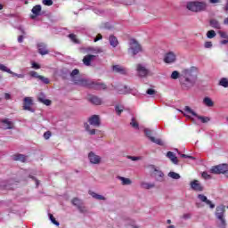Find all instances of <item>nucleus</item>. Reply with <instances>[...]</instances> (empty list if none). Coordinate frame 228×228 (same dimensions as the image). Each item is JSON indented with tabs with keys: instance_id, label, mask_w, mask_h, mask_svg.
I'll use <instances>...</instances> for the list:
<instances>
[{
	"instance_id": "1",
	"label": "nucleus",
	"mask_w": 228,
	"mask_h": 228,
	"mask_svg": "<svg viewBox=\"0 0 228 228\" xmlns=\"http://www.w3.org/2000/svg\"><path fill=\"white\" fill-rule=\"evenodd\" d=\"M78 75L79 69H74L70 74L75 85H78L79 86H88V88H94V90H106V85L85 78H77Z\"/></svg>"
},
{
	"instance_id": "2",
	"label": "nucleus",
	"mask_w": 228,
	"mask_h": 228,
	"mask_svg": "<svg viewBox=\"0 0 228 228\" xmlns=\"http://www.w3.org/2000/svg\"><path fill=\"white\" fill-rule=\"evenodd\" d=\"M183 77L180 78V83L182 86V88L184 90H188V88H191L193 85H195V80L197 79V77L195 76V71L192 69H184L183 71Z\"/></svg>"
},
{
	"instance_id": "3",
	"label": "nucleus",
	"mask_w": 228,
	"mask_h": 228,
	"mask_svg": "<svg viewBox=\"0 0 228 228\" xmlns=\"http://www.w3.org/2000/svg\"><path fill=\"white\" fill-rule=\"evenodd\" d=\"M216 217L220 221L219 227H227V222L225 221V206L219 205L216 208Z\"/></svg>"
},
{
	"instance_id": "4",
	"label": "nucleus",
	"mask_w": 228,
	"mask_h": 228,
	"mask_svg": "<svg viewBox=\"0 0 228 228\" xmlns=\"http://www.w3.org/2000/svg\"><path fill=\"white\" fill-rule=\"evenodd\" d=\"M208 5L204 2H189L187 4V10L191 12H204Z\"/></svg>"
},
{
	"instance_id": "5",
	"label": "nucleus",
	"mask_w": 228,
	"mask_h": 228,
	"mask_svg": "<svg viewBox=\"0 0 228 228\" xmlns=\"http://www.w3.org/2000/svg\"><path fill=\"white\" fill-rule=\"evenodd\" d=\"M129 53H131L132 55L136 56L138 53H142V45L136 41V39H130L129 41Z\"/></svg>"
},
{
	"instance_id": "6",
	"label": "nucleus",
	"mask_w": 228,
	"mask_h": 228,
	"mask_svg": "<svg viewBox=\"0 0 228 228\" xmlns=\"http://www.w3.org/2000/svg\"><path fill=\"white\" fill-rule=\"evenodd\" d=\"M211 174H224L225 177H228V167L227 164H222L215 166L210 169Z\"/></svg>"
},
{
	"instance_id": "7",
	"label": "nucleus",
	"mask_w": 228,
	"mask_h": 228,
	"mask_svg": "<svg viewBox=\"0 0 228 228\" xmlns=\"http://www.w3.org/2000/svg\"><path fill=\"white\" fill-rule=\"evenodd\" d=\"M136 72L139 77H147L149 76V70L143 64L139 63L136 65Z\"/></svg>"
},
{
	"instance_id": "8",
	"label": "nucleus",
	"mask_w": 228,
	"mask_h": 228,
	"mask_svg": "<svg viewBox=\"0 0 228 228\" xmlns=\"http://www.w3.org/2000/svg\"><path fill=\"white\" fill-rule=\"evenodd\" d=\"M144 134H146V136L153 143H156L157 145H161V146L165 145V142L161 139H156V138L152 137V131H151L150 129L145 128L144 129Z\"/></svg>"
},
{
	"instance_id": "9",
	"label": "nucleus",
	"mask_w": 228,
	"mask_h": 228,
	"mask_svg": "<svg viewBox=\"0 0 228 228\" xmlns=\"http://www.w3.org/2000/svg\"><path fill=\"white\" fill-rule=\"evenodd\" d=\"M31 106H33V98L25 97L23 100V110H25L27 111H31L33 113V111H35V110H33V108H31Z\"/></svg>"
},
{
	"instance_id": "10",
	"label": "nucleus",
	"mask_w": 228,
	"mask_h": 228,
	"mask_svg": "<svg viewBox=\"0 0 228 228\" xmlns=\"http://www.w3.org/2000/svg\"><path fill=\"white\" fill-rule=\"evenodd\" d=\"M151 170H153L154 172V176L157 179V181H159V183H163L164 181V177H165V174H163L161 172V170H159L158 167H154V166H150Z\"/></svg>"
},
{
	"instance_id": "11",
	"label": "nucleus",
	"mask_w": 228,
	"mask_h": 228,
	"mask_svg": "<svg viewBox=\"0 0 228 228\" xmlns=\"http://www.w3.org/2000/svg\"><path fill=\"white\" fill-rule=\"evenodd\" d=\"M71 202L73 206H77L80 213H86V208L83 206V200L74 198Z\"/></svg>"
},
{
	"instance_id": "12",
	"label": "nucleus",
	"mask_w": 228,
	"mask_h": 228,
	"mask_svg": "<svg viewBox=\"0 0 228 228\" xmlns=\"http://www.w3.org/2000/svg\"><path fill=\"white\" fill-rule=\"evenodd\" d=\"M88 159L90 163H92L93 165H99V163H101L102 159L99 155H96L95 153H94V151H91L88 154Z\"/></svg>"
},
{
	"instance_id": "13",
	"label": "nucleus",
	"mask_w": 228,
	"mask_h": 228,
	"mask_svg": "<svg viewBox=\"0 0 228 228\" xmlns=\"http://www.w3.org/2000/svg\"><path fill=\"white\" fill-rule=\"evenodd\" d=\"M191 187L194 191H204V186L199 182L198 180H194L191 182Z\"/></svg>"
},
{
	"instance_id": "14",
	"label": "nucleus",
	"mask_w": 228,
	"mask_h": 228,
	"mask_svg": "<svg viewBox=\"0 0 228 228\" xmlns=\"http://www.w3.org/2000/svg\"><path fill=\"white\" fill-rule=\"evenodd\" d=\"M198 199L200 200V202H204L207 204V206H209L211 209H215V204H213L211 200H208V197H206L204 194H199Z\"/></svg>"
},
{
	"instance_id": "15",
	"label": "nucleus",
	"mask_w": 228,
	"mask_h": 228,
	"mask_svg": "<svg viewBox=\"0 0 228 228\" xmlns=\"http://www.w3.org/2000/svg\"><path fill=\"white\" fill-rule=\"evenodd\" d=\"M2 129H13V122L12 120L5 118L1 120Z\"/></svg>"
},
{
	"instance_id": "16",
	"label": "nucleus",
	"mask_w": 228,
	"mask_h": 228,
	"mask_svg": "<svg viewBox=\"0 0 228 228\" xmlns=\"http://www.w3.org/2000/svg\"><path fill=\"white\" fill-rule=\"evenodd\" d=\"M165 63H174L175 61V53L169 52L164 56Z\"/></svg>"
},
{
	"instance_id": "17",
	"label": "nucleus",
	"mask_w": 228,
	"mask_h": 228,
	"mask_svg": "<svg viewBox=\"0 0 228 228\" xmlns=\"http://www.w3.org/2000/svg\"><path fill=\"white\" fill-rule=\"evenodd\" d=\"M89 124L91 126H94L95 127H99V126H101V119L99 118V116L94 115L89 118Z\"/></svg>"
},
{
	"instance_id": "18",
	"label": "nucleus",
	"mask_w": 228,
	"mask_h": 228,
	"mask_svg": "<svg viewBox=\"0 0 228 228\" xmlns=\"http://www.w3.org/2000/svg\"><path fill=\"white\" fill-rule=\"evenodd\" d=\"M94 60H95V55L88 54L84 57L83 63L86 67H90V65H92V61H94Z\"/></svg>"
},
{
	"instance_id": "19",
	"label": "nucleus",
	"mask_w": 228,
	"mask_h": 228,
	"mask_svg": "<svg viewBox=\"0 0 228 228\" xmlns=\"http://www.w3.org/2000/svg\"><path fill=\"white\" fill-rule=\"evenodd\" d=\"M38 53L43 56L45 54H49V51H47V46L44 43H39L37 45Z\"/></svg>"
},
{
	"instance_id": "20",
	"label": "nucleus",
	"mask_w": 228,
	"mask_h": 228,
	"mask_svg": "<svg viewBox=\"0 0 228 228\" xmlns=\"http://www.w3.org/2000/svg\"><path fill=\"white\" fill-rule=\"evenodd\" d=\"M113 72H117L118 74H127V69L120 65L112 66Z\"/></svg>"
},
{
	"instance_id": "21",
	"label": "nucleus",
	"mask_w": 228,
	"mask_h": 228,
	"mask_svg": "<svg viewBox=\"0 0 228 228\" xmlns=\"http://www.w3.org/2000/svg\"><path fill=\"white\" fill-rule=\"evenodd\" d=\"M88 101H90V102H92V104H95L96 106L102 104V100H101V98H99L95 95L89 96Z\"/></svg>"
},
{
	"instance_id": "22",
	"label": "nucleus",
	"mask_w": 228,
	"mask_h": 228,
	"mask_svg": "<svg viewBox=\"0 0 228 228\" xmlns=\"http://www.w3.org/2000/svg\"><path fill=\"white\" fill-rule=\"evenodd\" d=\"M117 179H118V181H121V184L123 186H129L133 184V182L129 178H126L124 176H117Z\"/></svg>"
},
{
	"instance_id": "23",
	"label": "nucleus",
	"mask_w": 228,
	"mask_h": 228,
	"mask_svg": "<svg viewBox=\"0 0 228 228\" xmlns=\"http://www.w3.org/2000/svg\"><path fill=\"white\" fill-rule=\"evenodd\" d=\"M167 157L170 159L172 163H174L175 165H177V163H179V160L177 159V157H175V154H174V152L168 151L167 153Z\"/></svg>"
},
{
	"instance_id": "24",
	"label": "nucleus",
	"mask_w": 228,
	"mask_h": 228,
	"mask_svg": "<svg viewBox=\"0 0 228 228\" xmlns=\"http://www.w3.org/2000/svg\"><path fill=\"white\" fill-rule=\"evenodd\" d=\"M89 195H91V197H93V199H96V200H105L106 198L101 194H97L92 191H89Z\"/></svg>"
},
{
	"instance_id": "25",
	"label": "nucleus",
	"mask_w": 228,
	"mask_h": 228,
	"mask_svg": "<svg viewBox=\"0 0 228 228\" xmlns=\"http://www.w3.org/2000/svg\"><path fill=\"white\" fill-rule=\"evenodd\" d=\"M109 42L112 47H117L118 45V39L115 36H110Z\"/></svg>"
},
{
	"instance_id": "26",
	"label": "nucleus",
	"mask_w": 228,
	"mask_h": 228,
	"mask_svg": "<svg viewBox=\"0 0 228 228\" xmlns=\"http://www.w3.org/2000/svg\"><path fill=\"white\" fill-rule=\"evenodd\" d=\"M156 185L154 183L142 182L141 183V187L143 188V190H151V188H154Z\"/></svg>"
},
{
	"instance_id": "27",
	"label": "nucleus",
	"mask_w": 228,
	"mask_h": 228,
	"mask_svg": "<svg viewBox=\"0 0 228 228\" xmlns=\"http://www.w3.org/2000/svg\"><path fill=\"white\" fill-rule=\"evenodd\" d=\"M12 159L14 161H21L22 163H24V161H26V156L22 154H16L12 156Z\"/></svg>"
},
{
	"instance_id": "28",
	"label": "nucleus",
	"mask_w": 228,
	"mask_h": 228,
	"mask_svg": "<svg viewBox=\"0 0 228 228\" xmlns=\"http://www.w3.org/2000/svg\"><path fill=\"white\" fill-rule=\"evenodd\" d=\"M203 104H205V106H208V108L215 106V102H213V100H211V98L209 97L204 98Z\"/></svg>"
},
{
	"instance_id": "29",
	"label": "nucleus",
	"mask_w": 228,
	"mask_h": 228,
	"mask_svg": "<svg viewBox=\"0 0 228 228\" xmlns=\"http://www.w3.org/2000/svg\"><path fill=\"white\" fill-rule=\"evenodd\" d=\"M40 12H42L41 5H36L32 8V13H34L36 17H38V15H40Z\"/></svg>"
},
{
	"instance_id": "30",
	"label": "nucleus",
	"mask_w": 228,
	"mask_h": 228,
	"mask_svg": "<svg viewBox=\"0 0 228 228\" xmlns=\"http://www.w3.org/2000/svg\"><path fill=\"white\" fill-rule=\"evenodd\" d=\"M210 26L212 28H215L216 29H220V22H218V20L213 19L210 20Z\"/></svg>"
},
{
	"instance_id": "31",
	"label": "nucleus",
	"mask_w": 228,
	"mask_h": 228,
	"mask_svg": "<svg viewBox=\"0 0 228 228\" xmlns=\"http://www.w3.org/2000/svg\"><path fill=\"white\" fill-rule=\"evenodd\" d=\"M219 86H224V88H228V78L223 77L219 81Z\"/></svg>"
},
{
	"instance_id": "32",
	"label": "nucleus",
	"mask_w": 228,
	"mask_h": 228,
	"mask_svg": "<svg viewBox=\"0 0 228 228\" xmlns=\"http://www.w3.org/2000/svg\"><path fill=\"white\" fill-rule=\"evenodd\" d=\"M88 53H93V54H99V53H102V50L100 48L88 47Z\"/></svg>"
},
{
	"instance_id": "33",
	"label": "nucleus",
	"mask_w": 228,
	"mask_h": 228,
	"mask_svg": "<svg viewBox=\"0 0 228 228\" xmlns=\"http://www.w3.org/2000/svg\"><path fill=\"white\" fill-rule=\"evenodd\" d=\"M168 177H171V179H181V175L175 172H169Z\"/></svg>"
},
{
	"instance_id": "34",
	"label": "nucleus",
	"mask_w": 228,
	"mask_h": 228,
	"mask_svg": "<svg viewBox=\"0 0 228 228\" xmlns=\"http://www.w3.org/2000/svg\"><path fill=\"white\" fill-rule=\"evenodd\" d=\"M0 70L3 72H7L8 74H13V71L10 70L8 67L4 66V64H0Z\"/></svg>"
},
{
	"instance_id": "35",
	"label": "nucleus",
	"mask_w": 228,
	"mask_h": 228,
	"mask_svg": "<svg viewBox=\"0 0 228 228\" xmlns=\"http://www.w3.org/2000/svg\"><path fill=\"white\" fill-rule=\"evenodd\" d=\"M199 120H200L203 124H208L209 122L210 118L208 117H202V116H196Z\"/></svg>"
},
{
	"instance_id": "36",
	"label": "nucleus",
	"mask_w": 228,
	"mask_h": 228,
	"mask_svg": "<svg viewBox=\"0 0 228 228\" xmlns=\"http://www.w3.org/2000/svg\"><path fill=\"white\" fill-rule=\"evenodd\" d=\"M49 218L52 224H53L54 225H57V227L60 226V223L56 221V218H54V216H53V214H49Z\"/></svg>"
},
{
	"instance_id": "37",
	"label": "nucleus",
	"mask_w": 228,
	"mask_h": 228,
	"mask_svg": "<svg viewBox=\"0 0 228 228\" xmlns=\"http://www.w3.org/2000/svg\"><path fill=\"white\" fill-rule=\"evenodd\" d=\"M130 126H132V127H134V129H138V121H136V118H132Z\"/></svg>"
},
{
	"instance_id": "38",
	"label": "nucleus",
	"mask_w": 228,
	"mask_h": 228,
	"mask_svg": "<svg viewBox=\"0 0 228 228\" xmlns=\"http://www.w3.org/2000/svg\"><path fill=\"white\" fill-rule=\"evenodd\" d=\"M208 38H215L216 37V32L215 30H209L207 32Z\"/></svg>"
},
{
	"instance_id": "39",
	"label": "nucleus",
	"mask_w": 228,
	"mask_h": 228,
	"mask_svg": "<svg viewBox=\"0 0 228 228\" xmlns=\"http://www.w3.org/2000/svg\"><path fill=\"white\" fill-rule=\"evenodd\" d=\"M85 128H86V130H87L88 131V133L90 134H95V129H90V125H88V123H86L85 124Z\"/></svg>"
},
{
	"instance_id": "40",
	"label": "nucleus",
	"mask_w": 228,
	"mask_h": 228,
	"mask_svg": "<svg viewBox=\"0 0 228 228\" xmlns=\"http://www.w3.org/2000/svg\"><path fill=\"white\" fill-rule=\"evenodd\" d=\"M40 102H43V104H45V106H51V100L39 98Z\"/></svg>"
},
{
	"instance_id": "41",
	"label": "nucleus",
	"mask_w": 228,
	"mask_h": 228,
	"mask_svg": "<svg viewBox=\"0 0 228 228\" xmlns=\"http://www.w3.org/2000/svg\"><path fill=\"white\" fill-rule=\"evenodd\" d=\"M184 111H187V113H191V115H193V117H197V113L193 111L190 107L186 106L184 108Z\"/></svg>"
},
{
	"instance_id": "42",
	"label": "nucleus",
	"mask_w": 228,
	"mask_h": 228,
	"mask_svg": "<svg viewBox=\"0 0 228 228\" xmlns=\"http://www.w3.org/2000/svg\"><path fill=\"white\" fill-rule=\"evenodd\" d=\"M69 38H70V40H72V42H74L75 44H78L79 42L77 41V37L76 35L74 34H69Z\"/></svg>"
},
{
	"instance_id": "43",
	"label": "nucleus",
	"mask_w": 228,
	"mask_h": 228,
	"mask_svg": "<svg viewBox=\"0 0 228 228\" xmlns=\"http://www.w3.org/2000/svg\"><path fill=\"white\" fill-rule=\"evenodd\" d=\"M29 76H31V77H36L37 79H40L41 77L37 71H30Z\"/></svg>"
},
{
	"instance_id": "44",
	"label": "nucleus",
	"mask_w": 228,
	"mask_h": 228,
	"mask_svg": "<svg viewBox=\"0 0 228 228\" xmlns=\"http://www.w3.org/2000/svg\"><path fill=\"white\" fill-rule=\"evenodd\" d=\"M179 72L178 71H173L171 74V79H179Z\"/></svg>"
},
{
	"instance_id": "45",
	"label": "nucleus",
	"mask_w": 228,
	"mask_h": 228,
	"mask_svg": "<svg viewBox=\"0 0 228 228\" xmlns=\"http://www.w3.org/2000/svg\"><path fill=\"white\" fill-rule=\"evenodd\" d=\"M124 111V107L122 106H116V113H118V115H121V113Z\"/></svg>"
},
{
	"instance_id": "46",
	"label": "nucleus",
	"mask_w": 228,
	"mask_h": 228,
	"mask_svg": "<svg viewBox=\"0 0 228 228\" xmlns=\"http://www.w3.org/2000/svg\"><path fill=\"white\" fill-rule=\"evenodd\" d=\"M201 176L203 177V179H206V180H209L211 179V175L208 174V172H203Z\"/></svg>"
},
{
	"instance_id": "47",
	"label": "nucleus",
	"mask_w": 228,
	"mask_h": 228,
	"mask_svg": "<svg viewBox=\"0 0 228 228\" xmlns=\"http://www.w3.org/2000/svg\"><path fill=\"white\" fill-rule=\"evenodd\" d=\"M45 6H53V0H43Z\"/></svg>"
},
{
	"instance_id": "48",
	"label": "nucleus",
	"mask_w": 228,
	"mask_h": 228,
	"mask_svg": "<svg viewBox=\"0 0 228 228\" xmlns=\"http://www.w3.org/2000/svg\"><path fill=\"white\" fill-rule=\"evenodd\" d=\"M40 81H43V83H45V85H49V78H46L43 76L39 77Z\"/></svg>"
},
{
	"instance_id": "49",
	"label": "nucleus",
	"mask_w": 228,
	"mask_h": 228,
	"mask_svg": "<svg viewBox=\"0 0 228 228\" xmlns=\"http://www.w3.org/2000/svg\"><path fill=\"white\" fill-rule=\"evenodd\" d=\"M204 46H205V49H211L213 47V43H211L210 41H208L205 43Z\"/></svg>"
},
{
	"instance_id": "50",
	"label": "nucleus",
	"mask_w": 228,
	"mask_h": 228,
	"mask_svg": "<svg viewBox=\"0 0 228 228\" xmlns=\"http://www.w3.org/2000/svg\"><path fill=\"white\" fill-rule=\"evenodd\" d=\"M127 159H131L132 161H138V160L142 159V157L128 156Z\"/></svg>"
},
{
	"instance_id": "51",
	"label": "nucleus",
	"mask_w": 228,
	"mask_h": 228,
	"mask_svg": "<svg viewBox=\"0 0 228 228\" xmlns=\"http://www.w3.org/2000/svg\"><path fill=\"white\" fill-rule=\"evenodd\" d=\"M11 74H12V76H15L16 77H19L20 79H22V78L25 77V75H24V74H17V73H15V72H12V73H11Z\"/></svg>"
},
{
	"instance_id": "52",
	"label": "nucleus",
	"mask_w": 228,
	"mask_h": 228,
	"mask_svg": "<svg viewBox=\"0 0 228 228\" xmlns=\"http://www.w3.org/2000/svg\"><path fill=\"white\" fill-rule=\"evenodd\" d=\"M219 35H220L221 38H228L227 33H225L224 31H219Z\"/></svg>"
},
{
	"instance_id": "53",
	"label": "nucleus",
	"mask_w": 228,
	"mask_h": 228,
	"mask_svg": "<svg viewBox=\"0 0 228 228\" xmlns=\"http://www.w3.org/2000/svg\"><path fill=\"white\" fill-rule=\"evenodd\" d=\"M146 93L148 94V95H154V94H156V90H154V89H148L146 91Z\"/></svg>"
},
{
	"instance_id": "54",
	"label": "nucleus",
	"mask_w": 228,
	"mask_h": 228,
	"mask_svg": "<svg viewBox=\"0 0 228 228\" xmlns=\"http://www.w3.org/2000/svg\"><path fill=\"white\" fill-rule=\"evenodd\" d=\"M44 138L45 140H49V138H51V132H46L44 134Z\"/></svg>"
},
{
	"instance_id": "55",
	"label": "nucleus",
	"mask_w": 228,
	"mask_h": 228,
	"mask_svg": "<svg viewBox=\"0 0 228 228\" xmlns=\"http://www.w3.org/2000/svg\"><path fill=\"white\" fill-rule=\"evenodd\" d=\"M99 40H102V35L98 34L94 38V42H99Z\"/></svg>"
},
{
	"instance_id": "56",
	"label": "nucleus",
	"mask_w": 228,
	"mask_h": 228,
	"mask_svg": "<svg viewBox=\"0 0 228 228\" xmlns=\"http://www.w3.org/2000/svg\"><path fill=\"white\" fill-rule=\"evenodd\" d=\"M32 69H40V65H38L37 62H32Z\"/></svg>"
},
{
	"instance_id": "57",
	"label": "nucleus",
	"mask_w": 228,
	"mask_h": 228,
	"mask_svg": "<svg viewBox=\"0 0 228 228\" xmlns=\"http://www.w3.org/2000/svg\"><path fill=\"white\" fill-rule=\"evenodd\" d=\"M181 158H189L190 159H195V158H193L192 156H188L186 154H182Z\"/></svg>"
},
{
	"instance_id": "58",
	"label": "nucleus",
	"mask_w": 228,
	"mask_h": 228,
	"mask_svg": "<svg viewBox=\"0 0 228 228\" xmlns=\"http://www.w3.org/2000/svg\"><path fill=\"white\" fill-rule=\"evenodd\" d=\"M191 215H190V214H184V215L183 216V218L184 220H188V218H191Z\"/></svg>"
},
{
	"instance_id": "59",
	"label": "nucleus",
	"mask_w": 228,
	"mask_h": 228,
	"mask_svg": "<svg viewBox=\"0 0 228 228\" xmlns=\"http://www.w3.org/2000/svg\"><path fill=\"white\" fill-rule=\"evenodd\" d=\"M124 88H125V91H123V92H122V91H119V94H127V92H128L127 86H125Z\"/></svg>"
},
{
	"instance_id": "60",
	"label": "nucleus",
	"mask_w": 228,
	"mask_h": 228,
	"mask_svg": "<svg viewBox=\"0 0 228 228\" xmlns=\"http://www.w3.org/2000/svg\"><path fill=\"white\" fill-rule=\"evenodd\" d=\"M24 40V37L23 36H20L19 37H18V42L20 43V44H21V42Z\"/></svg>"
},
{
	"instance_id": "61",
	"label": "nucleus",
	"mask_w": 228,
	"mask_h": 228,
	"mask_svg": "<svg viewBox=\"0 0 228 228\" xmlns=\"http://www.w3.org/2000/svg\"><path fill=\"white\" fill-rule=\"evenodd\" d=\"M4 98H5L6 100L10 99V94L6 93V94H4Z\"/></svg>"
},
{
	"instance_id": "62",
	"label": "nucleus",
	"mask_w": 228,
	"mask_h": 228,
	"mask_svg": "<svg viewBox=\"0 0 228 228\" xmlns=\"http://www.w3.org/2000/svg\"><path fill=\"white\" fill-rule=\"evenodd\" d=\"M218 1H219V0H210V3H211L212 4H215L218 3Z\"/></svg>"
},
{
	"instance_id": "63",
	"label": "nucleus",
	"mask_w": 228,
	"mask_h": 228,
	"mask_svg": "<svg viewBox=\"0 0 228 228\" xmlns=\"http://www.w3.org/2000/svg\"><path fill=\"white\" fill-rule=\"evenodd\" d=\"M224 24H226L228 26V17L226 19H224Z\"/></svg>"
},
{
	"instance_id": "64",
	"label": "nucleus",
	"mask_w": 228,
	"mask_h": 228,
	"mask_svg": "<svg viewBox=\"0 0 228 228\" xmlns=\"http://www.w3.org/2000/svg\"><path fill=\"white\" fill-rule=\"evenodd\" d=\"M224 10H225L226 12H228V1H227V4H226L225 7H224Z\"/></svg>"
}]
</instances>
